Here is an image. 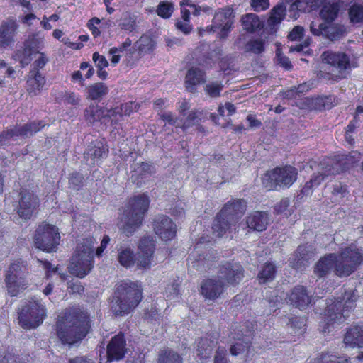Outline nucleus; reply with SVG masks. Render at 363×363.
Masks as SVG:
<instances>
[{
    "mask_svg": "<svg viewBox=\"0 0 363 363\" xmlns=\"http://www.w3.org/2000/svg\"><path fill=\"white\" fill-rule=\"evenodd\" d=\"M233 18V12L230 8L222 9L216 13L213 27L220 30L218 33L220 38H225L230 30Z\"/></svg>",
    "mask_w": 363,
    "mask_h": 363,
    "instance_id": "obj_18",
    "label": "nucleus"
},
{
    "mask_svg": "<svg viewBox=\"0 0 363 363\" xmlns=\"http://www.w3.org/2000/svg\"><path fill=\"white\" fill-rule=\"evenodd\" d=\"M45 316V306L38 300L31 299L18 313V323L24 329L35 328Z\"/></svg>",
    "mask_w": 363,
    "mask_h": 363,
    "instance_id": "obj_10",
    "label": "nucleus"
},
{
    "mask_svg": "<svg viewBox=\"0 0 363 363\" xmlns=\"http://www.w3.org/2000/svg\"><path fill=\"white\" fill-rule=\"evenodd\" d=\"M149 203V199L145 194L135 196L129 201L118 224L126 236L132 235L141 225Z\"/></svg>",
    "mask_w": 363,
    "mask_h": 363,
    "instance_id": "obj_3",
    "label": "nucleus"
},
{
    "mask_svg": "<svg viewBox=\"0 0 363 363\" xmlns=\"http://www.w3.org/2000/svg\"><path fill=\"white\" fill-rule=\"evenodd\" d=\"M202 115H203V112L199 111L198 110H195V111H192L189 112L185 121L182 123V127L184 129H186L190 126L199 124L202 121V118H201Z\"/></svg>",
    "mask_w": 363,
    "mask_h": 363,
    "instance_id": "obj_45",
    "label": "nucleus"
},
{
    "mask_svg": "<svg viewBox=\"0 0 363 363\" xmlns=\"http://www.w3.org/2000/svg\"><path fill=\"white\" fill-rule=\"evenodd\" d=\"M182 357L172 350H164L159 354L157 363H182Z\"/></svg>",
    "mask_w": 363,
    "mask_h": 363,
    "instance_id": "obj_38",
    "label": "nucleus"
},
{
    "mask_svg": "<svg viewBox=\"0 0 363 363\" xmlns=\"http://www.w3.org/2000/svg\"><path fill=\"white\" fill-rule=\"evenodd\" d=\"M135 254L132 248L127 246H121L118 250V260L125 267H130L135 263Z\"/></svg>",
    "mask_w": 363,
    "mask_h": 363,
    "instance_id": "obj_35",
    "label": "nucleus"
},
{
    "mask_svg": "<svg viewBox=\"0 0 363 363\" xmlns=\"http://www.w3.org/2000/svg\"><path fill=\"white\" fill-rule=\"evenodd\" d=\"M92 60L97 69L106 68L108 65V60L104 56L96 52L93 54Z\"/></svg>",
    "mask_w": 363,
    "mask_h": 363,
    "instance_id": "obj_54",
    "label": "nucleus"
},
{
    "mask_svg": "<svg viewBox=\"0 0 363 363\" xmlns=\"http://www.w3.org/2000/svg\"><path fill=\"white\" fill-rule=\"evenodd\" d=\"M245 210L246 203L243 200H235L227 203L214 220L212 225L213 235L220 238L227 231L235 229L237 223Z\"/></svg>",
    "mask_w": 363,
    "mask_h": 363,
    "instance_id": "obj_5",
    "label": "nucleus"
},
{
    "mask_svg": "<svg viewBox=\"0 0 363 363\" xmlns=\"http://www.w3.org/2000/svg\"><path fill=\"white\" fill-rule=\"evenodd\" d=\"M19 196L17 213L21 218L29 219L38 206V199L33 191L24 189L21 190Z\"/></svg>",
    "mask_w": 363,
    "mask_h": 363,
    "instance_id": "obj_15",
    "label": "nucleus"
},
{
    "mask_svg": "<svg viewBox=\"0 0 363 363\" xmlns=\"http://www.w3.org/2000/svg\"><path fill=\"white\" fill-rule=\"evenodd\" d=\"M251 6L256 11H261L269 6L268 0H251Z\"/></svg>",
    "mask_w": 363,
    "mask_h": 363,
    "instance_id": "obj_58",
    "label": "nucleus"
},
{
    "mask_svg": "<svg viewBox=\"0 0 363 363\" xmlns=\"http://www.w3.org/2000/svg\"><path fill=\"white\" fill-rule=\"evenodd\" d=\"M89 320L87 313L77 310L66 312L57 323V334L63 344L73 345L81 341L87 334Z\"/></svg>",
    "mask_w": 363,
    "mask_h": 363,
    "instance_id": "obj_1",
    "label": "nucleus"
},
{
    "mask_svg": "<svg viewBox=\"0 0 363 363\" xmlns=\"http://www.w3.org/2000/svg\"><path fill=\"white\" fill-rule=\"evenodd\" d=\"M303 34V28L301 26H296L293 28L291 32L289 35V38L291 40H300Z\"/></svg>",
    "mask_w": 363,
    "mask_h": 363,
    "instance_id": "obj_62",
    "label": "nucleus"
},
{
    "mask_svg": "<svg viewBox=\"0 0 363 363\" xmlns=\"http://www.w3.org/2000/svg\"><path fill=\"white\" fill-rule=\"evenodd\" d=\"M101 23V20L96 17L92 18L87 23V27L91 30V34L94 38L100 35L101 31L99 26Z\"/></svg>",
    "mask_w": 363,
    "mask_h": 363,
    "instance_id": "obj_52",
    "label": "nucleus"
},
{
    "mask_svg": "<svg viewBox=\"0 0 363 363\" xmlns=\"http://www.w3.org/2000/svg\"><path fill=\"white\" fill-rule=\"evenodd\" d=\"M35 246L43 251L51 252L59 245L60 236L58 228L54 225L42 223L35 235Z\"/></svg>",
    "mask_w": 363,
    "mask_h": 363,
    "instance_id": "obj_11",
    "label": "nucleus"
},
{
    "mask_svg": "<svg viewBox=\"0 0 363 363\" xmlns=\"http://www.w3.org/2000/svg\"><path fill=\"white\" fill-rule=\"evenodd\" d=\"M321 60L323 67L328 66L333 71H337L338 77H344L346 70L350 68L349 57L344 52L325 51L321 55Z\"/></svg>",
    "mask_w": 363,
    "mask_h": 363,
    "instance_id": "obj_13",
    "label": "nucleus"
},
{
    "mask_svg": "<svg viewBox=\"0 0 363 363\" xmlns=\"http://www.w3.org/2000/svg\"><path fill=\"white\" fill-rule=\"evenodd\" d=\"M308 246H299L294 255V259L291 262L293 267L296 269H302L308 263L309 255L307 250Z\"/></svg>",
    "mask_w": 363,
    "mask_h": 363,
    "instance_id": "obj_32",
    "label": "nucleus"
},
{
    "mask_svg": "<svg viewBox=\"0 0 363 363\" xmlns=\"http://www.w3.org/2000/svg\"><path fill=\"white\" fill-rule=\"evenodd\" d=\"M69 363H94V362L86 357H76L69 359Z\"/></svg>",
    "mask_w": 363,
    "mask_h": 363,
    "instance_id": "obj_64",
    "label": "nucleus"
},
{
    "mask_svg": "<svg viewBox=\"0 0 363 363\" xmlns=\"http://www.w3.org/2000/svg\"><path fill=\"white\" fill-rule=\"evenodd\" d=\"M26 45L31 48L35 53H40V50L44 47V40L42 38H37L35 35L29 37L26 41Z\"/></svg>",
    "mask_w": 363,
    "mask_h": 363,
    "instance_id": "obj_48",
    "label": "nucleus"
},
{
    "mask_svg": "<svg viewBox=\"0 0 363 363\" xmlns=\"http://www.w3.org/2000/svg\"><path fill=\"white\" fill-rule=\"evenodd\" d=\"M286 8L284 4H280L276 6L271 12L269 21L271 24L279 23L283 19L285 14Z\"/></svg>",
    "mask_w": 363,
    "mask_h": 363,
    "instance_id": "obj_46",
    "label": "nucleus"
},
{
    "mask_svg": "<svg viewBox=\"0 0 363 363\" xmlns=\"http://www.w3.org/2000/svg\"><path fill=\"white\" fill-rule=\"evenodd\" d=\"M276 274V267L272 263H266L258 274L259 283L264 284L274 279Z\"/></svg>",
    "mask_w": 363,
    "mask_h": 363,
    "instance_id": "obj_40",
    "label": "nucleus"
},
{
    "mask_svg": "<svg viewBox=\"0 0 363 363\" xmlns=\"http://www.w3.org/2000/svg\"><path fill=\"white\" fill-rule=\"evenodd\" d=\"M160 117L164 121L168 123L170 125L176 126L180 125V123H179V119L177 118H174L172 113L170 112L164 113L161 114Z\"/></svg>",
    "mask_w": 363,
    "mask_h": 363,
    "instance_id": "obj_60",
    "label": "nucleus"
},
{
    "mask_svg": "<svg viewBox=\"0 0 363 363\" xmlns=\"http://www.w3.org/2000/svg\"><path fill=\"white\" fill-rule=\"evenodd\" d=\"M155 47V41L148 35L142 36L135 44V48L141 53L152 51Z\"/></svg>",
    "mask_w": 363,
    "mask_h": 363,
    "instance_id": "obj_41",
    "label": "nucleus"
},
{
    "mask_svg": "<svg viewBox=\"0 0 363 363\" xmlns=\"http://www.w3.org/2000/svg\"><path fill=\"white\" fill-rule=\"evenodd\" d=\"M206 82L205 73L198 67H191L186 75L185 84L187 89H197Z\"/></svg>",
    "mask_w": 363,
    "mask_h": 363,
    "instance_id": "obj_28",
    "label": "nucleus"
},
{
    "mask_svg": "<svg viewBox=\"0 0 363 363\" xmlns=\"http://www.w3.org/2000/svg\"><path fill=\"white\" fill-rule=\"evenodd\" d=\"M18 25L15 20L8 19L0 26V44L2 46H9L14 43Z\"/></svg>",
    "mask_w": 363,
    "mask_h": 363,
    "instance_id": "obj_24",
    "label": "nucleus"
},
{
    "mask_svg": "<svg viewBox=\"0 0 363 363\" xmlns=\"http://www.w3.org/2000/svg\"><path fill=\"white\" fill-rule=\"evenodd\" d=\"M277 60L279 64H280L285 69H289L291 67V65L289 58L282 55L279 48L277 50Z\"/></svg>",
    "mask_w": 363,
    "mask_h": 363,
    "instance_id": "obj_59",
    "label": "nucleus"
},
{
    "mask_svg": "<svg viewBox=\"0 0 363 363\" xmlns=\"http://www.w3.org/2000/svg\"><path fill=\"white\" fill-rule=\"evenodd\" d=\"M297 169L292 166L277 167L265 173L262 177L263 186L268 190L279 187H289L296 180Z\"/></svg>",
    "mask_w": 363,
    "mask_h": 363,
    "instance_id": "obj_7",
    "label": "nucleus"
},
{
    "mask_svg": "<svg viewBox=\"0 0 363 363\" xmlns=\"http://www.w3.org/2000/svg\"><path fill=\"white\" fill-rule=\"evenodd\" d=\"M338 172V164L333 159H325L319 164L318 174L323 175L324 179L329 175L336 174Z\"/></svg>",
    "mask_w": 363,
    "mask_h": 363,
    "instance_id": "obj_36",
    "label": "nucleus"
},
{
    "mask_svg": "<svg viewBox=\"0 0 363 363\" xmlns=\"http://www.w3.org/2000/svg\"><path fill=\"white\" fill-rule=\"evenodd\" d=\"M311 30L314 35H323L332 41L340 40L346 33V28L344 25L333 23L317 24L315 22H312Z\"/></svg>",
    "mask_w": 363,
    "mask_h": 363,
    "instance_id": "obj_16",
    "label": "nucleus"
},
{
    "mask_svg": "<svg viewBox=\"0 0 363 363\" xmlns=\"http://www.w3.org/2000/svg\"><path fill=\"white\" fill-rule=\"evenodd\" d=\"M337 260V255L334 253L328 254L322 257L316 264L314 269L315 274L318 277H322L327 274L332 268L334 267V269L335 270V264Z\"/></svg>",
    "mask_w": 363,
    "mask_h": 363,
    "instance_id": "obj_27",
    "label": "nucleus"
},
{
    "mask_svg": "<svg viewBox=\"0 0 363 363\" xmlns=\"http://www.w3.org/2000/svg\"><path fill=\"white\" fill-rule=\"evenodd\" d=\"M338 11L339 7L337 4H327L322 8L320 15L325 21L324 23H332L337 17Z\"/></svg>",
    "mask_w": 363,
    "mask_h": 363,
    "instance_id": "obj_39",
    "label": "nucleus"
},
{
    "mask_svg": "<svg viewBox=\"0 0 363 363\" xmlns=\"http://www.w3.org/2000/svg\"><path fill=\"white\" fill-rule=\"evenodd\" d=\"M155 252L153 237L145 236L141 238L138 244L137 257L135 262L139 269H147L150 267Z\"/></svg>",
    "mask_w": 363,
    "mask_h": 363,
    "instance_id": "obj_14",
    "label": "nucleus"
},
{
    "mask_svg": "<svg viewBox=\"0 0 363 363\" xmlns=\"http://www.w3.org/2000/svg\"><path fill=\"white\" fill-rule=\"evenodd\" d=\"M246 223L250 229L263 231L269 223V218L264 212L255 211L247 216Z\"/></svg>",
    "mask_w": 363,
    "mask_h": 363,
    "instance_id": "obj_26",
    "label": "nucleus"
},
{
    "mask_svg": "<svg viewBox=\"0 0 363 363\" xmlns=\"http://www.w3.org/2000/svg\"><path fill=\"white\" fill-rule=\"evenodd\" d=\"M244 277L242 267L236 262H227L223 264L219 270L218 278L225 280L230 284L239 283Z\"/></svg>",
    "mask_w": 363,
    "mask_h": 363,
    "instance_id": "obj_19",
    "label": "nucleus"
},
{
    "mask_svg": "<svg viewBox=\"0 0 363 363\" xmlns=\"http://www.w3.org/2000/svg\"><path fill=\"white\" fill-rule=\"evenodd\" d=\"M308 106L311 109L322 110L330 108L333 106L334 99L331 96H318L308 99Z\"/></svg>",
    "mask_w": 363,
    "mask_h": 363,
    "instance_id": "obj_33",
    "label": "nucleus"
},
{
    "mask_svg": "<svg viewBox=\"0 0 363 363\" xmlns=\"http://www.w3.org/2000/svg\"><path fill=\"white\" fill-rule=\"evenodd\" d=\"M45 126L43 121H33L23 125L4 131L0 134V146L6 145L10 139H16L18 136L30 137Z\"/></svg>",
    "mask_w": 363,
    "mask_h": 363,
    "instance_id": "obj_12",
    "label": "nucleus"
},
{
    "mask_svg": "<svg viewBox=\"0 0 363 363\" xmlns=\"http://www.w3.org/2000/svg\"><path fill=\"white\" fill-rule=\"evenodd\" d=\"M109 241H110V238L108 235L104 236V238L101 242L100 247H99L96 250V254L97 256L100 257L102 255L104 249L107 247V245L109 242Z\"/></svg>",
    "mask_w": 363,
    "mask_h": 363,
    "instance_id": "obj_63",
    "label": "nucleus"
},
{
    "mask_svg": "<svg viewBox=\"0 0 363 363\" xmlns=\"http://www.w3.org/2000/svg\"><path fill=\"white\" fill-rule=\"evenodd\" d=\"M107 153L103 144L99 141L91 143L87 147L85 158L89 164H96Z\"/></svg>",
    "mask_w": 363,
    "mask_h": 363,
    "instance_id": "obj_25",
    "label": "nucleus"
},
{
    "mask_svg": "<svg viewBox=\"0 0 363 363\" xmlns=\"http://www.w3.org/2000/svg\"><path fill=\"white\" fill-rule=\"evenodd\" d=\"M242 26L248 32H254L263 26V23L255 13H247L242 17Z\"/></svg>",
    "mask_w": 363,
    "mask_h": 363,
    "instance_id": "obj_34",
    "label": "nucleus"
},
{
    "mask_svg": "<svg viewBox=\"0 0 363 363\" xmlns=\"http://www.w3.org/2000/svg\"><path fill=\"white\" fill-rule=\"evenodd\" d=\"M323 180L324 177L323 175H320L318 173L313 174L311 179L305 184L301 189V193L305 195L311 194L313 189L318 186Z\"/></svg>",
    "mask_w": 363,
    "mask_h": 363,
    "instance_id": "obj_43",
    "label": "nucleus"
},
{
    "mask_svg": "<svg viewBox=\"0 0 363 363\" xmlns=\"http://www.w3.org/2000/svg\"><path fill=\"white\" fill-rule=\"evenodd\" d=\"M224 291V284L218 277L204 280L201 286L202 296L208 300H215L220 296Z\"/></svg>",
    "mask_w": 363,
    "mask_h": 363,
    "instance_id": "obj_21",
    "label": "nucleus"
},
{
    "mask_svg": "<svg viewBox=\"0 0 363 363\" xmlns=\"http://www.w3.org/2000/svg\"><path fill=\"white\" fill-rule=\"evenodd\" d=\"M133 171L140 176H146L155 172V167L152 164L147 162L135 163Z\"/></svg>",
    "mask_w": 363,
    "mask_h": 363,
    "instance_id": "obj_47",
    "label": "nucleus"
},
{
    "mask_svg": "<svg viewBox=\"0 0 363 363\" xmlns=\"http://www.w3.org/2000/svg\"><path fill=\"white\" fill-rule=\"evenodd\" d=\"M126 352L125 340L123 335L119 333L112 337L111 342L107 345V358L111 362L113 360H120L123 358Z\"/></svg>",
    "mask_w": 363,
    "mask_h": 363,
    "instance_id": "obj_22",
    "label": "nucleus"
},
{
    "mask_svg": "<svg viewBox=\"0 0 363 363\" xmlns=\"http://www.w3.org/2000/svg\"><path fill=\"white\" fill-rule=\"evenodd\" d=\"M27 274V264L21 259L15 261L9 266L6 274L5 282L8 293L11 296H16L27 287L28 284L26 280Z\"/></svg>",
    "mask_w": 363,
    "mask_h": 363,
    "instance_id": "obj_8",
    "label": "nucleus"
},
{
    "mask_svg": "<svg viewBox=\"0 0 363 363\" xmlns=\"http://www.w3.org/2000/svg\"><path fill=\"white\" fill-rule=\"evenodd\" d=\"M226 350L225 347H218L214 357V363H227L225 359Z\"/></svg>",
    "mask_w": 363,
    "mask_h": 363,
    "instance_id": "obj_61",
    "label": "nucleus"
},
{
    "mask_svg": "<svg viewBox=\"0 0 363 363\" xmlns=\"http://www.w3.org/2000/svg\"><path fill=\"white\" fill-rule=\"evenodd\" d=\"M37 57H35V60L33 62V70H38V69H42L48 62V59L46 57L45 54L43 52H40L36 54Z\"/></svg>",
    "mask_w": 363,
    "mask_h": 363,
    "instance_id": "obj_56",
    "label": "nucleus"
},
{
    "mask_svg": "<svg viewBox=\"0 0 363 363\" xmlns=\"http://www.w3.org/2000/svg\"><path fill=\"white\" fill-rule=\"evenodd\" d=\"M314 363H342L338 358L332 354H323L319 358L316 359Z\"/></svg>",
    "mask_w": 363,
    "mask_h": 363,
    "instance_id": "obj_55",
    "label": "nucleus"
},
{
    "mask_svg": "<svg viewBox=\"0 0 363 363\" xmlns=\"http://www.w3.org/2000/svg\"><path fill=\"white\" fill-rule=\"evenodd\" d=\"M154 230L162 240H169L176 235V225L169 217L160 216L155 220Z\"/></svg>",
    "mask_w": 363,
    "mask_h": 363,
    "instance_id": "obj_20",
    "label": "nucleus"
},
{
    "mask_svg": "<svg viewBox=\"0 0 363 363\" xmlns=\"http://www.w3.org/2000/svg\"><path fill=\"white\" fill-rule=\"evenodd\" d=\"M172 11L173 6L168 2H161L157 9V14L164 18H169Z\"/></svg>",
    "mask_w": 363,
    "mask_h": 363,
    "instance_id": "obj_50",
    "label": "nucleus"
},
{
    "mask_svg": "<svg viewBox=\"0 0 363 363\" xmlns=\"http://www.w3.org/2000/svg\"><path fill=\"white\" fill-rule=\"evenodd\" d=\"M249 347V342L239 340L230 349L232 355L237 356L243 353Z\"/></svg>",
    "mask_w": 363,
    "mask_h": 363,
    "instance_id": "obj_51",
    "label": "nucleus"
},
{
    "mask_svg": "<svg viewBox=\"0 0 363 363\" xmlns=\"http://www.w3.org/2000/svg\"><path fill=\"white\" fill-rule=\"evenodd\" d=\"M181 6L182 21H178L176 26L177 29L180 30L185 34L189 33L192 29L191 26L189 24L190 14L191 13L194 16H199L201 12L206 13L209 10L207 6H196L189 0L182 2Z\"/></svg>",
    "mask_w": 363,
    "mask_h": 363,
    "instance_id": "obj_17",
    "label": "nucleus"
},
{
    "mask_svg": "<svg viewBox=\"0 0 363 363\" xmlns=\"http://www.w3.org/2000/svg\"><path fill=\"white\" fill-rule=\"evenodd\" d=\"M344 342L351 347H363V325L350 328L345 335Z\"/></svg>",
    "mask_w": 363,
    "mask_h": 363,
    "instance_id": "obj_30",
    "label": "nucleus"
},
{
    "mask_svg": "<svg viewBox=\"0 0 363 363\" xmlns=\"http://www.w3.org/2000/svg\"><path fill=\"white\" fill-rule=\"evenodd\" d=\"M165 293L167 296L170 298H179V284L174 282L172 283L167 287Z\"/></svg>",
    "mask_w": 363,
    "mask_h": 363,
    "instance_id": "obj_57",
    "label": "nucleus"
},
{
    "mask_svg": "<svg viewBox=\"0 0 363 363\" xmlns=\"http://www.w3.org/2000/svg\"><path fill=\"white\" fill-rule=\"evenodd\" d=\"M45 82L44 77L38 70H31L27 80L28 86L33 90H40Z\"/></svg>",
    "mask_w": 363,
    "mask_h": 363,
    "instance_id": "obj_37",
    "label": "nucleus"
},
{
    "mask_svg": "<svg viewBox=\"0 0 363 363\" xmlns=\"http://www.w3.org/2000/svg\"><path fill=\"white\" fill-rule=\"evenodd\" d=\"M363 262V254L354 246L344 248L335 264V274L347 277L353 273Z\"/></svg>",
    "mask_w": 363,
    "mask_h": 363,
    "instance_id": "obj_9",
    "label": "nucleus"
},
{
    "mask_svg": "<svg viewBox=\"0 0 363 363\" xmlns=\"http://www.w3.org/2000/svg\"><path fill=\"white\" fill-rule=\"evenodd\" d=\"M247 49L254 53H260L264 50L263 42L259 40H250L247 45Z\"/></svg>",
    "mask_w": 363,
    "mask_h": 363,
    "instance_id": "obj_53",
    "label": "nucleus"
},
{
    "mask_svg": "<svg viewBox=\"0 0 363 363\" xmlns=\"http://www.w3.org/2000/svg\"><path fill=\"white\" fill-rule=\"evenodd\" d=\"M142 291L135 283H122L115 292L111 308L116 315L129 313L140 303Z\"/></svg>",
    "mask_w": 363,
    "mask_h": 363,
    "instance_id": "obj_6",
    "label": "nucleus"
},
{
    "mask_svg": "<svg viewBox=\"0 0 363 363\" xmlns=\"http://www.w3.org/2000/svg\"><path fill=\"white\" fill-rule=\"evenodd\" d=\"M357 296L354 291L342 289L341 294L334 298H328L324 311V321L327 325L342 322L354 308Z\"/></svg>",
    "mask_w": 363,
    "mask_h": 363,
    "instance_id": "obj_2",
    "label": "nucleus"
},
{
    "mask_svg": "<svg viewBox=\"0 0 363 363\" xmlns=\"http://www.w3.org/2000/svg\"><path fill=\"white\" fill-rule=\"evenodd\" d=\"M216 340L212 336L201 337L197 345V356L203 361L210 357Z\"/></svg>",
    "mask_w": 363,
    "mask_h": 363,
    "instance_id": "obj_31",
    "label": "nucleus"
},
{
    "mask_svg": "<svg viewBox=\"0 0 363 363\" xmlns=\"http://www.w3.org/2000/svg\"><path fill=\"white\" fill-rule=\"evenodd\" d=\"M116 113V109L112 111L103 109L95 106H90L85 110L84 117L89 123H94L104 117H111L114 116Z\"/></svg>",
    "mask_w": 363,
    "mask_h": 363,
    "instance_id": "obj_29",
    "label": "nucleus"
},
{
    "mask_svg": "<svg viewBox=\"0 0 363 363\" xmlns=\"http://www.w3.org/2000/svg\"><path fill=\"white\" fill-rule=\"evenodd\" d=\"M288 298L291 304L301 309L306 308L311 302V296L303 286H295L289 294Z\"/></svg>",
    "mask_w": 363,
    "mask_h": 363,
    "instance_id": "obj_23",
    "label": "nucleus"
},
{
    "mask_svg": "<svg viewBox=\"0 0 363 363\" xmlns=\"http://www.w3.org/2000/svg\"><path fill=\"white\" fill-rule=\"evenodd\" d=\"M95 242L93 238H84L77 242L68 267L70 274L82 279L91 272L94 267Z\"/></svg>",
    "mask_w": 363,
    "mask_h": 363,
    "instance_id": "obj_4",
    "label": "nucleus"
},
{
    "mask_svg": "<svg viewBox=\"0 0 363 363\" xmlns=\"http://www.w3.org/2000/svg\"><path fill=\"white\" fill-rule=\"evenodd\" d=\"M351 22L359 23L363 21V6L358 4L352 6L349 10Z\"/></svg>",
    "mask_w": 363,
    "mask_h": 363,
    "instance_id": "obj_49",
    "label": "nucleus"
},
{
    "mask_svg": "<svg viewBox=\"0 0 363 363\" xmlns=\"http://www.w3.org/2000/svg\"><path fill=\"white\" fill-rule=\"evenodd\" d=\"M14 69L6 65V64L0 60V84H9L11 82Z\"/></svg>",
    "mask_w": 363,
    "mask_h": 363,
    "instance_id": "obj_44",
    "label": "nucleus"
},
{
    "mask_svg": "<svg viewBox=\"0 0 363 363\" xmlns=\"http://www.w3.org/2000/svg\"><path fill=\"white\" fill-rule=\"evenodd\" d=\"M33 54H35V52L24 43L23 49L16 52L14 55V59L19 61L22 66H25L30 62L32 60L31 56Z\"/></svg>",
    "mask_w": 363,
    "mask_h": 363,
    "instance_id": "obj_42",
    "label": "nucleus"
}]
</instances>
